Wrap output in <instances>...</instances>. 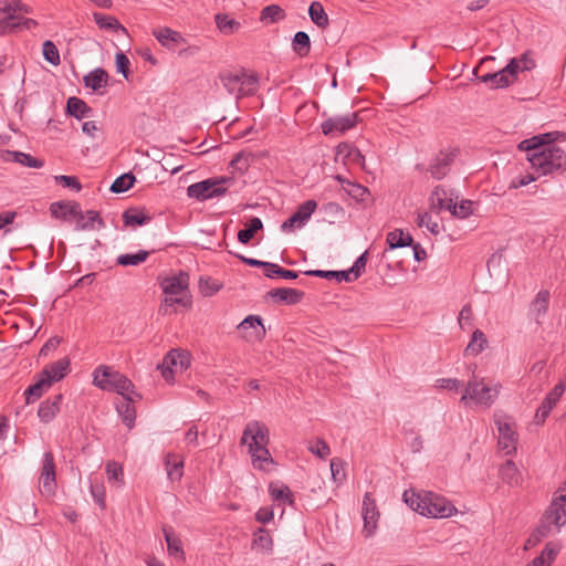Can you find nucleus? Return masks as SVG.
Here are the masks:
<instances>
[{
    "label": "nucleus",
    "instance_id": "nucleus-13",
    "mask_svg": "<svg viewBox=\"0 0 566 566\" xmlns=\"http://www.w3.org/2000/svg\"><path fill=\"white\" fill-rule=\"evenodd\" d=\"M566 389V382L559 381L554 386V388L546 395L543 399L541 406L537 408L534 416V423L537 426L543 424L551 411L555 408L559 399Z\"/></svg>",
    "mask_w": 566,
    "mask_h": 566
},
{
    "label": "nucleus",
    "instance_id": "nucleus-52",
    "mask_svg": "<svg viewBox=\"0 0 566 566\" xmlns=\"http://www.w3.org/2000/svg\"><path fill=\"white\" fill-rule=\"evenodd\" d=\"M417 224L419 228H426L432 234H438L440 232L439 223L432 220L429 212H419L417 217Z\"/></svg>",
    "mask_w": 566,
    "mask_h": 566
},
{
    "label": "nucleus",
    "instance_id": "nucleus-46",
    "mask_svg": "<svg viewBox=\"0 0 566 566\" xmlns=\"http://www.w3.org/2000/svg\"><path fill=\"white\" fill-rule=\"evenodd\" d=\"M135 181L136 178L132 172L123 174L113 181L109 190L114 193H123L129 190Z\"/></svg>",
    "mask_w": 566,
    "mask_h": 566
},
{
    "label": "nucleus",
    "instance_id": "nucleus-40",
    "mask_svg": "<svg viewBox=\"0 0 566 566\" xmlns=\"http://www.w3.org/2000/svg\"><path fill=\"white\" fill-rule=\"evenodd\" d=\"M95 23L101 28L105 30H113L115 32L122 31L123 33H126V28L122 25L118 20L112 15H106L99 12H95L93 14Z\"/></svg>",
    "mask_w": 566,
    "mask_h": 566
},
{
    "label": "nucleus",
    "instance_id": "nucleus-16",
    "mask_svg": "<svg viewBox=\"0 0 566 566\" xmlns=\"http://www.w3.org/2000/svg\"><path fill=\"white\" fill-rule=\"evenodd\" d=\"M160 286L165 294V298L159 307V313L163 315L172 314L177 311V275L165 277L160 281Z\"/></svg>",
    "mask_w": 566,
    "mask_h": 566
},
{
    "label": "nucleus",
    "instance_id": "nucleus-15",
    "mask_svg": "<svg viewBox=\"0 0 566 566\" xmlns=\"http://www.w3.org/2000/svg\"><path fill=\"white\" fill-rule=\"evenodd\" d=\"M495 424L499 431V447L505 451L506 454H511L516 450L517 442V434L512 423L504 417L495 419Z\"/></svg>",
    "mask_w": 566,
    "mask_h": 566
},
{
    "label": "nucleus",
    "instance_id": "nucleus-29",
    "mask_svg": "<svg viewBox=\"0 0 566 566\" xmlns=\"http://www.w3.org/2000/svg\"><path fill=\"white\" fill-rule=\"evenodd\" d=\"M66 113L77 119H83L90 116L92 108L83 99L72 96L66 101Z\"/></svg>",
    "mask_w": 566,
    "mask_h": 566
},
{
    "label": "nucleus",
    "instance_id": "nucleus-43",
    "mask_svg": "<svg viewBox=\"0 0 566 566\" xmlns=\"http://www.w3.org/2000/svg\"><path fill=\"white\" fill-rule=\"evenodd\" d=\"M308 276L322 277V279H335L337 282H353L352 276L347 271H325V270H310L305 272Z\"/></svg>",
    "mask_w": 566,
    "mask_h": 566
},
{
    "label": "nucleus",
    "instance_id": "nucleus-51",
    "mask_svg": "<svg viewBox=\"0 0 566 566\" xmlns=\"http://www.w3.org/2000/svg\"><path fill=\"white\" fill-rule=\"evenodd\" d=\"M345 462L340 458H333L331 460L329 467H331V473L332 479L335 483L340 484L346 479V472L344 469Z\"/></svg>",
    "mask_w": 566,
    "mask_h": 566
},
{
    "label": "nucleus",
    "instance_id": "nucleus-22",
    "mask_svg": "<svg viewBox=\"0 0 566 566\" xmlns=\"http://www.w3.org/2000/svg\"><path fill=\"white\" fill-rule=\"evenodd\" d=\"M2 158L4 161L17 163L30 168H42L44 165L42 159L18 150H6Z\"/></svg>",
    "mask_w": 566,
    "mask_h": 566
},
{
    "label": "nucleus",
    "instance_id": "nucleus-63",
    "mask_svg": "<svg viewBox=\"0 0 566 566\" xmlns=\"http://www.w3.org/2000/svg\"><path fill=\"white\" fill-rule=\"evenodd\" d=\"M106 473L109 481H120L123 479V468L117 462H109L106 464Z\"/></svg>",
    "mask_w": 566,
    "mask_h": 566
},
{
    "label": "nucleus",
    "instance_id": "nucleus-26",
    "mask_svg": "<svg viewBox=\"0 0 566 566\" xmlns=\"http://www.w3.org/2000/svg\"><path fill=\"white\" fill-rule=\"evenodd\" d=\"M346 186L347 187H344V190L357 202H360L365 206H368L373 202L371 193L367 187L350 180H346Z\"/></svg>",
    "mask_w": 566,
    "mask_h": 566
},
{
    "label": "nucleus",
    "instance_id": "nucleus-61",
    "mask_svg": "<svg viewBox=\"0 0 566 566\" xmlns=\"http://www.w3.org/2000/svg\"><path fill=\"white\" fill-rule=\"evenodd\" d=\"M321 211L333 219H337L344 216L343 207L339 203L333 201L322 205Z\"/></svg>",
    "mask_w": 566,
    "mask_h": 566
},
{
    "label": "nucleus",
    "instance_id": "nucleus-56",
    "mask_svg": "<svg viewBox=\"0 0 566 566\" xmlns=\"http://www.w3.org/2000/svg\"><path fill=\"white\" fill-rule=\"evenodd\" d=\"M367 263V251L361 253L357 260L354 262L353 266L347 270L349 276H352L353 282L357 280L361 273L364 272Z\"/></svg>",
    "mask_w": 566,
    "mask_h": 566
},
{
    "label": "nucleus",
    "instance_id": "nucleus-14",
    "mask_svg": "<svg viewBox=\"0 0 566 566\" xmlns=\"http://www.w3.org/2000/svg\"><path fill=\"white\" fill-rule=\"evenodd\" d=\"M316 208L317 202L315 200L308 199L304 201L298 206L297 210L281 224V230L283 232H291L294 228H302L311 219Z\"/></svg>",
    "mask_w": 566,
    "mask_h": 566
},
{
    "label": "nucleus",
    "instance_id": "nucleus-59",
    "mask_svg": "<svg viewBox=\"0 0 566 566\" xmlns=\"http://www.w3.org/2000/svg\"><path fill=\"white\" fill-rule=\"evenodd\" d=\"M54 179L62 187L71 188L75 191H80L82 189L81 182L74 176L60 175L55 176Z\"/></svg>",
    "mask_w": 566,
    "mask_h": 566
},
{
    "label": "nucleus",
    "instance_id": "nucleus-19",
    "mask_svg": "<svg viewBox=\"0 0 566 566\" xmlns=\"http://www.w3.org/2000/svg\"><path fill=\"white\" fill-rule=\"evenodd\" d=\"M70 368V359L67 357L61 358L52 364L46 365L40 375L52 385L54 381L63 379Z\"/></svg>",
    "mask_w": 566,
    "mask_h": 566
},
{
    "label": "nucleus",
    "instance_id": "nucleus-1",
    "mask_svg": "<svg viewBox=\"0 0 566 566\" xmlns=\"http://www.w3.org/2000/svg\"><path fill=\"white\" fill-rule=\"evenodd\" d=\"M555 133H545L524 139L518 149L527 151L526 159L537 172V177L563 171L566 166L565 151L554 145Z\"/></svg>",
    "mask_w": 566,
    "mask_h": 566
},
{
    "label": "nucleus",
    "instance_id": "nucleus-25",
    "mask_svg": "<svg viewBox=\"0 0 566 566\" xmlns=\"http://www.w3.org/2000/svg\"><path fill=\"white\" fill-rule=\"evenodd\" d=\"M83 83L85 87L98 92L102 87L107 86L108 73L104 69L97 67L83 76Z\"/></svg>",
    "mask_w": 566,
    "mask_h": 566
},
{
    "label": "nucleus",
    "instance_id": "nucleus-49",
    "mask_svg": "<svg viewBox=\"0 0 566 566\" xmlns=\"http://www.w3.org/2000/svg\"><path fill=\"white\" fill-rule=\"evenodd\" d=\"M42 53H43V57L45 61H48L49 63H51L54 66L60 65V63H61L60 52H59L56 45L52 41H50V40L44 41V43L42 45Z\"/></svg>",
    "mask_w": 566,
    "mask_h": 566
},
{
    "label": "nucleus",
    "instance_id": "nucleus-34",
    "mask_svg": "<svg viewBox=\"0 0 566 566\" xmlns=\"http://www.w3.org/2000/svg\"><path fill=\"white\" fill-rule=\"evenodd\" d=\"M386 242L389 250L405 248L412 244V237L405 233L401 229H395L387 234Z\"/></svg>",
    "mask_w": 566,
    "mask_h": 566
},
{
    "label": "nucleus",
    "instance_id": "nucleus-41",
    "mask_svg": "<svg viewBox=\"0 0 566 566\" xmlns=\"http://www.w3.org/2000/svg\"><path fill=\"white\" fill-rule=\"evenodd\" d=\"M293 51L301 57L306 56L311 50V39L304 31L295 33L292 41Z\"/></svg>",
    "mask_w": 566,
    "mask_h": 566
},
{
    "label": "nucleus",
    "instance_id": "nucleus-5",
    "mask_svg": "<svg viewBox=\"0 0 566 566\" xmlns=\"http://www.w3.org/2000/svg\"><path fill=\"white\" fill-rule=\"evenodd\" d=\"M94 384L103 390L115 391L122 397L135 395L140 398V395L134 391V384L130 379L107 366H99L95 369Z\"/></svg>",
    "mask_w": 566,
    "mask_h": 566
},
{
    "label": "nucleus",
    "instance_id": "nucleus-64",
    "mask_svg": "<svg viewBox=\"0 0 566 566\" xmlns=\"http://www.w3.org/2000/svg\"><path fill=\"white\" fill-rule=\"evenodd\" d=\"M505 75H509V78H512V83L515 81L517 73L522 71L520 62L516 57L512 59L507 65L502 69Z\"/></svg>",
    "mask_w": 566,
    "mask_h": 566
},
{
    "label": "nucleus",
    "instance_id": "nucleus-50",
    "mask_svg": "<svg viewBox=\"0 0 566 566\" xmlns=\"http://www.w3.org/2000/svg\"><path fill=\"white\" fill-rule=\"evenodd\" d=\"M284 18L282 8L277 4H270L262 9L260 19L261 21L277 22Z\"/></svg>",
    "mask_w": 566,
    "mask_h": 566
},
{
    "label": "nucleus",
    "instance_id": "nucleus-27",
    "mask_svg": "<svg viewBox=\"0 0 566 566\" xmlns=\"http://www.w3.org/2000/svg\"><path fill=\"white\" fill-rule=\"evenodd\" d=\"M123 221L126 227H140L148 223L151 217L144 209L129 208L123 212Z\"/></svg>",
    "mask_w": 566,
    "mask_h": 566
},
{
    "label": "nucleus",
    "instance_id": "nucleus-6",
    "mask_svg": "<svg viewBox=\"0 0 566 566\" xmlns=\"http://www.w3.org/2000/svg\"><path fill=\"white\" fill-rule=\"evenodd\" d=\"M500 389V384L489 386L483 382V379H478L473 376L467 384L464 394L461 397V402L467 403V400L470 399L475 405L490 407L497 399Z\"/></svg>",
    "mask_w": 566,
    "mask_h": 566
},
{
    "label": "nucleus",
    "instance_id": "nucleus-28",
    "mask_svg": "<svg viewBox=\"0 0 566 566\" xmlns=\"http://www.w3.org/2000/svg\"><path fill=\"white\" fill-rule=\"evenodd\" d=\"M177 365V348H171L163 361L157 365V369L160 370L163 378L167 382H172L175 380V371L172 369L174 366Z\"/></svg>",
    "mask_w": 566,
    "mask_h": 566
},
{
    "label": "nucleus",
    "instance_id": "nucleus-39",
    "mask_svg": "<svg viewBox=\"0 0 566 566\" xmlns=\"http://www.w3.org/2000/svg\"><path fill=\"white\" fill-rule=\"evenodd\" d=\"M500 476L503 482L510 485H517L520 481V472L516 464L512 460H506L500 468Z\"/></svg>",
    "mask_w": 566,
    "mask_h": 566
},
{
    "label": "nucleus",
    "instance_id": "nucleus-62",
    "mask_svg": "<svg viewBox=\"0 0 566 566\" xmlns=\"http://www.w3.org/2000/svg\"><path fill=\"white\" fill-rule=\"evenodd\" d=\"M115 63L117 72L122 73L125 78H128L130 62L124 52L116 53Z\"/></svg>",
    "mask_w": 566,
    "mask_h": 566
},
{
    "label": "nucleus",
    "instance_id": "nucleus-53",
    "mask_svg": "<svg viewBox=\"0 0 566 566\" xmlns=\"http://www.w3.org/2000/svg\"><path fill=\"white\" fill-rule=\"evenodd\" d=\"M552 535L546 526L538 525L536 530L530 535V537L525 542V549L532 548L537 545L543 538Z\"/></svg>",
    "mask_w": 566,
    "mask_h": 566
},
{
    "label": "nucleus",
    "instance_id": "nucleus-3",
    "mask_svg": "<svg viewBox=\"0 0 566 566\" xmlns=\"http://www.w3.org/2000/svg\"><path fill=\"white\" fill-rule=\"evenodd\" d=\"M50 213L55 219L67 220L71 216L76 218L75 230L86 231L105 227L104 220L95 210H87L85 214L82 211L81 205L76 201H55L50 205Z\"/></svg>",
    "mask_w": 566,
    "mask_h": 566
},
{
    "label": "nucleus",
    "instance_id": "nucleus-35",
    "mask_svg": "<svg viewBox=\"0 0 566 566\" xmlns=\"http://www.w3.org/2000/svg\"><path fill=\"white\" fill-rule=\"evenodd\" d=\"M488 346L485 334L481 329H475L472 334L471 340L464 349L465 355L476 356L481 354Z\"/></svg>",
    "mask_w": 566,
    "mask_h": 566
},
{
    "label": "nucleus",
    "instance_id": "nucleus-9",
    "mask_svg": "<svg viewBox=\"0 0 566 566\" xmlns=\"http://www.w3.org/2000/svg\"><path fill=\"white\" fill-rule=\"evenodd\" d=\"M566 524V494H560L553 499L546 510L539 525L546 526L551 534L558 533Z\"/></svg>",
    "mask_w": 566,
    "mask_h": 566
},
{
    "label": "nucleus",
    "instance_id": "nucleus-42",
    "mask_svg": "<svg viewBox=\"0 0 566 566\" xmlns=\"http://www.w3.org/2000/svg\"><path fill=\"white\" fill-rule=\"evenodd\" d=\"M263 228V223L260 218L253 217L247 227L238 232V240L242 244H248L254 234Z\"/></svg>",
    "mask_w": 566,
    "mask_h": 566
},
{
    "label": "nucleus",
    "instance_id": "nucleus-30",
    "mask_svg": "<svg viewBox=\"0 0 566 566\" xmlns=\"http://www.w3.org/2000/svg\"><path fill=\"white\" fill-rule=\"evenodd\" d=\"M452 201V197H449L448 190L442 186H437L430 195L431 208L439 211L449 210Z\"/></svg>",
    "mask_w": 566,
    "mask_h": 566
},
{
    "label": "nucleus",
    "instance_id": "nucleus-60",
    "mask_svg": "<svg viewBox=\"0 0 566 566\" xmlns=\"http://www.w3.org/2000/svg\"><path fill=\"white\" fill-rule=\"evenodd\" d=\"M17 15L4 17L0 19V35L12 33L20 29L21 24H15Z\"/></svg>",
    "mask_w": 566,
    "mask_h": 566
},
{
    "label": "nucleus",
    "instance_id": "nucleus-12",
    "mask_svg": "<svg viewBox=\"0 0 566 566\" xmlns=\"http://www.w3.org/2000/svg\"><path fill=\"white\" fill-rule=\"evenodd\" d=\"M379 511L375 499L371 493L367 492L363 499L361 517L364 521L363 534L365 537H370L375 534L378 527Z\"/></svg>",
    "mask_w": 566,
    "mask_h": 566
},
{
    "label": "nucleus",
    "instance_id": "nucleus-7",
    "mask_svg": "<svg viewBox=\"0 0 566 566\" xmlns=\"http://www.w3.org/2000/svg\"><path fill=\"white\" fill-rule=\"evenodd\" d=\"M231 178L214 177L190 185L187 188L189 198L198 201H206L212 198H219L227 193L226 184L230 182Z\"/></svg>",
    "mask_w": 566,
    "mask_h": 566
},
{
    "label": "nucleus",
    "instance_id": "nucleus-32",
    "mask_svg": "<svg viewBox=\"0 0 566 566\" xmlns=\"http://www.w3.org/2000/svg\"><path fill=\"white\" fill-rule=\"evenodd\" d=\"M269 492L273 501L289 504L291 506L294 505V495L287 485L271 483Z\"/></svg>",
    "mask_w": 566,
    "mask_h": 566
},
{
    "label": "nucleus",
    "instance_id": "nucleus-17",
    "mask_svg": "<svg viewBox=\"0 0 566 566\" xmlns=\"http://www.w3.org/2000/svg\"><path fill=\"white\" fill-rule=\"evenodd\" d=\"M40 483L42 492L46 494H52L54 492V489L56 486L55 463L53 453L51 451L45 452L43 455Z\"/></svg>",
    "mask_w": 566,
    "mask_h": 566
},
{
    "label": "nucleus",
    "instance_id": "nucleus-11",
    "mask_svg": "<svg viewBox=\"0 0 566 566\" xmlns=\"http://www.w3.org/2000/svg\"><path fill=\"white\" fill-rule=\"evenodd\" d=\"M459 154L458 148H447L440 150L431 160L428 171L437 179H443L450 171V167Z\"/></svg>",
    "mask_w": 566,
    "mask_h": 566
},
{
    "label": "nucleus",
    "instance_id": "nucleus-18",
    "mask_svg": "<svg viewBox=\"0 0 566 566\" xmlns=\"http://www.w3.org/2000/svg\"><path fill=\"white\" fill-rule=\"evenodd\" d=\"M239 331H248L251 329L249 333H247L243 338L247 342L253 343V342H260L265 337L266 331L263 325L262 318L259 315H248L239 325Z\"/></svg>",
    "mask_w": 566,
    "mask_h": 566
},
{
    "label": "nucleus",
    "instance_id": "nucleus-4",
    "mask_svg": "<svg viewBox=\"0 0 566 566\" xmlns=\"http://www.w3.org/2000/svg\"><path fill=\"white\" fill-rule=\"evenodd\" d=\"M219 80L227 92L234 95L237 99L253 96L259 90L258 74L245 69L220 72Z\"/></svg>",
    "mask_w": 566,
    "mask_h": 566
},
{
    "label": "nucleus",
    "instance_id": "nucleus-54",
    "mask_svg": "<svg viewBox=\"0 0 566 566\" xmlns=\"http://www.w3.org/2000/svg\"><path fill=\"white\" fill-rule=\"evenodd\" d=\"M272 544V538L269 532L263 528H259L254 534L253 545L261 549L271 551Z\"/></svg>",
    "mask_w": 566,
    "mask_h": 566
},
{
    "label": "nucleus",
    "instance_id": "nucleus-47",
    "mask_svg": "<svg viewBox=\"0 0 566 566\" xmlns=\"http://www.w3.org/2000/svg\"><path fill=\"white\" fill-rule=\"evenodd\" d=\"M473 201L471 200H461L460 203L452 201L450 209L448 211L451 212L452 216L464 219L473 213Z\"/></svg>",
    "mask_w": 566,
    "mask_h": 566
},
{
    "label": "nucleus",
    "instance_id": "nucleus-21",
    "mask_svg": "<svg viewBox=\"0 0 566 566\" xmlns=\"http://www.w3.org/2000/svg\"><path fill=\"white\" fill-rule=\"evenodd\" d=\"M549 297V291L541 290L531 302L528 314L537 324H541V318L544 317L548 311Z\"/></svg>",
    "mask_w": 566,
    "mask_h": 566
},
{
    "label": "nucleus",
    "instance_id": "nucleus-55",
    "mask_svg": "<svg viewBox=\"0 0 566 566\" xmlns=\"http://www.w3.org/2000/svg\"><path fill=\"white\" fill-rule=\"evenodd\" d=\"M252 157L251 154H247L244 151H240L235 154V156L230 161V167H232L235 170L245 171L248 170L250 166V158Z\"/></svg>",
    "mask_w": 566,
    "mask_h": 566
},
{
    "label": "nucleus",
    "instance_id": "nucleus-36",
    "mask_svg": "<svg viewBox=\"0 0 566 566\" xmlns=\"http://www.w3.org/2000/svg\"><path fill=\"white\" fill-rule=\"evenodd\" d=\"M51 385L39 374L36 381L29 386L24 391L25 403H32L40 399L45 389L50 388Z\"/></svg>",
    "mask_w": 566,
    "mask_h": 566
},
{
    "label": "nucleus",
    "instance_id": "nucleus-57",
    "mask_svg": "<svg viewBox=\"0 0 566 566\" xmlns=\"http://www.w3.org/2000/svg\"><path fill=\"white\" fill-rule=\"evenodd\" d=\"M308 450L321 459H325L331 454V448L323 439H317L315 444L308 447Z\"/></svg>",
    "mask_w": 566,
    "mask_h": 566
},
{
    "label": "nucleus",
    "instance_id": "nucleus-48",
    "mask_svg": "<svg viewBox=\"0 0 566 566\" xmlns=\"http://www.w3.org/2000/svg\"><path fill=\"white\" fill-rule=\"evenodd\" d=\"M556 555L557 551L547 544L542 554L525 566H551Z\"/></svg>",
    "mask_w": 566,
    "mask_h": 566
},
{
    "label": "nucleus",
    "instance_id": "nucleus-8",
    "mask_svg": "<svg viewBox=\"0 0 566 566\" xmlns=\"http://www.w3.org/2000/svg\"><path fill=\"white\" fill-rule=\"evenodd\" d=\"M269 443L270 431L264 423L256 420L247 423L242 432L240 444L247 446L249 454L255 452L258 448L269 446Z\"/></svg>",
    "mask_w": 566,
    "mask_h": 566
},
{
    "label": "nucleus",
    "instance_id": "nucleus-2",
    "mask_svg": "<svg viewBox=\"0 0 566 566\" xmlns=\"http://www.w3.org/2000/svg\"><path fill=\"white\" fill-rule=\"evenodd\" d=\"M402 497L412 511L427 517H449L457 511L450 501L433 492L416 493L412 490H407L403 492Z\"/></svg>",
    "mask_w": 566,
    "mask_h": 566
},
{
    "label": "nucleus",
    "instance_id": "nucleus-38",
    "mask_svg": "<svg viewBox=\"0 0 566 566\" xmlns=\"http://www.w3.org/2000/svg\"><path fill=\"white\" fill-rule=\"evenodd\" d=\"M214 20L220 32H222L226 35L234 34L241 28V23L239 21L230 18L226 13H217Z\"/></svg>",
    "mask_w": 566,
    "mask_h": 566
},
{
    "label": "nucleus",
    "instance_id": "nucleus-44",
    "mask_svg": "<svg viewBox=\"0 0 566 566\" xmlns=\"http://www.w3.org/2000/svg\"><path fill=\"white\" fill-rule=\"evenodd\" d=\"M308 14L313 23L318 28H325L328 25V15L321 2L313 1L308 8Z\"/></svg>",
    "mask_w": 566,
    "mask_h": 566
},
{
    "label": "nucleus",
    "instance_id": "nucleus-37",
    "mask_svg": "<svg viewBox=\"0 0 566 566\" xmlns=\"http://www.w3.org/2000/svg\"><path fill=\"white\" fill-rule=\"evenodd\" d=\"M480 82L490 84L491 88H505L512 84V78L501 70L494 73H486L479 76Z\"/></svg>",
    "mask_w": 566,
    "mask_h": 566
},
{
    "label": "nucleus",
    "instance_id": "nucleus-23",
    "mask_svg": "<svg viewBox=\"0 0 566 566\" xmlns=\"http://www.w3.org/2000/svg\"><path fill=\"white\" fill-rule=\"evenodd\" d=\"M268 296L284 304L294 305L301 302L304 293L291 287H279L269 291Z\"/></svg>",
    "mask_w": 566,
    "mask_h": 566
},
{
    "label": "nucleus",
    "instance_id": "nucleus-24",
    "mask_svg": "<svg viewBox=\"0 0 566 566\" xmlns=\"http://www.w3.org/2000/svg\"><path fill=\"white\" fill-rule=\"evenodd\" d=\"M133 396L128 395L123 397L122 401L116 403V410L122 418L123 423L132 429L135 426L136 420V409L133 405Z\"/></svg>",
    "mask_w": 566,
    "mask_h": 566
},
{
    "label": "nucleus",
    "instance_id": "nucleus-33",
    "mask_svg": "<svg viewBox=\"0 0 566 566\" xmlns=\"http://www.w3.org/2000/svg\"><path fill=\"white\" fill-rule=\"evenodd\" d=\"M252 465L256 470L268 471L269 467L274 463L268 446L258 448L255 452L250 454Z\"/></svg>",
    "mask_w": 566,
    "mask_h": 566
},
{
    "label": "nucleus",
    "instance_id": "nucleus-31",
    "mask_svg": "<svg viewBox=\"0 0 566 566\" xmlns=\"http://www.w3.org/2000/svg\"><path fill=\"white\" fill-rule=\"evenodd\" d=\"M153 35L161 46L174 50L177 45V31L167 27H157L153 29Z\"/></svg>",
    "mask_w": 566,
    "mask_h": 566
},
{
    "label": "nucleus",
    "instance_id": "nucleus-45",
    "mask_svg": "<svg viewBox=\"0 0 566 566\" xmlns=\"http://www.w3.org/2000/svg\"><path fill=\"white\" fill-rule=\"evenodd\" d=\"M149 252L139 250L137 253L120 254L116 259V263L122 266H136L147 260Z\"/></svg>",
    "mask_w": 566,
    "mask_h": 566
},
{
    "label": "nucleus",
    "instance_id": "nucleus-20",
    "mask_svg": "<svg viewBox=\"0 0 566 566\" xmlns=\"http://www.w3.org/2000/svg\"><path fill=\"white\" fill-rule=\"evenodd\" d=\"M62 400H63V395L57 394V395L42 401L38 409V417H39L40 421L43 423L51 422L55 418V416L59 413Z\"/></svg>",
    "mask_w": 566,
    "mask_h": 566
},
{
    "label": "nucleus",
    "instance_id": "nucleus-58",
    "mask_svg": "<svg viewBox=\"0 0 566 566\" xmlns=\"http://www.w3.org/2000/svg\"><path fill=\"white\" fill-rule=\"evenodd\" d=\"M91 494L96 504L104 510L106 507L104 485L101 483H91Z\"/></svg>",
    "mask_w": 566,
    "mask_h": 566
},
{
    "label": "nucleus",
    "instance_id": "nucleus-10",
    "mask_svg": "<svg viewBox=\"0 0 566 566\" xmlns=\"http://www.w3.org/2000/svg\"><path fill=\"white\" fill-rule=\"evenodd\" d=\"M358 123V113L352 112L345 115H335L321 124L322 133L325 136L342 135L355 127Z\"/></svg>",
    "mask_w": 566,
    "mask_h": 566
}]
</instances>
